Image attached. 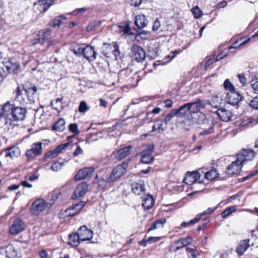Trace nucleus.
Returning <instances> with one entry per match:
<instances>
[{
    "label": "nucleus",
    "mask_w": 258,
    "mask_h": 258,
    "mask_svg": "<svg viewBox=\"0 0 258 258\" xmlns=\"http://www.w3.org/2000/svg\"><path fill=\"white\" fill-rule=\"evenodd\" d=\"M52 30L50 28H47L39 30L33 34L36 35V37L32 39L30 41L31 45H35L37 44L43 45L46 42L47 45L45 50H47L52 44H54V40H50L51 32Z\"/></svg>",
    "instance_id": "nucleus-1"
},
{
    "label": "nucleus",
    "mask_w": 258,
    "mask_h": 258,
    "mask_svg": "<svg viewBox=\"0 0 258 258\" xmlns=\"http://www.w3.org/2000/svg\"><path fill=\"white\" fill-rule=\"evenodd\" d=\"M5 105H8L9 109L6 110V115L10 116V119L13 121H20L23 120L25 117L26 113L27 112L26 108L15 106L14 105L11 104L9 102L5 103Z\"/></svg>",
    "instance_id": "nucleus-2"
},
{
    "label": "nucleus",
    "mask_w": 258,
    "mask_h": 258,
    "mask_svg": "<svg viewBox=\"0 0 258 258\" xmlns=\"http://www.w3.org/2000/svg\"><path fill=\"white\" fill-rule=\"evenodd\" d=\"M141 159L142 163L149 164L154 160L152 155L154 151V145L152 144L143 145L141 147Z\"/></svg>",
    "instance_id": "nucleus-3"
},
{
    "label": "nucleus",
    "mask_w": 258,
    "mask_h": 258,
    "mask_svg": "<svg viewBox=\"0 0 258 258\" xmlns=\"http://www.w3.org/2000/svg\"><path fill=\"white\" fill-rule=\"evenodd\" d=\"M128 164L125 162L116 166L113 169L109 178L107 179L108 181L113 182L116 179L119 178L125 173Z\"/></svg>",
    "instance_id": "nucleus-4"
},
{
    "label": "nucleus",
    "mask_w": 258,
    "mask_h": 258,
    "mask_svg": "<svg viewBox=\"0 0 258 258\" xmlns=\"http://www.w3.org/2000/svg\"><path fill=\"white\" fill-rule=\"evenodd\" d=\"M2 64L3 65L6 69V71H5L4 68L3 67H2L4 72H7L9 74H16L20 68L19 63L14 58H11L8 60L5 59L2 62Z\"/></svg>",
    "instance_id": "nucleus-5"
},
{
    "label": "nucleus",
    "mask_w": 258,
    "mask_h": 258,
    "mask_svg": "<svg viewBox=\"0 0 258 258\" xmlns=\"http://www.w3.org/2000/svg\"><path fill=\"white\" fill-rule=\"evenodd\" d=\"M42 143L40 142L33 143L31 148L28 149L25 153V156L28 160H33L36 156L41 154L42 152Z\"/></svg>",
    "instance_id": "nucleus-6"
},
{
    "label": "nucleus",
    "mask_w": 258,
    "mask_h": 258,
    "mask_svg": "<svg viewBox=\"0 0 258 258\" xmlns=\"http://www.w3.org/2000/svg\"><path fill=\"white\" fill-rule=\"evenodd\" d=\"M130 55L133 59L138 62H141L146 58L145 51L142 47L137 44H134L132 46Z\"/></svg>",
    "instance_id": "nucleus-7"
},
{
    "label": "nucleus",
    "mask_w": 258,
    "mask_h": 258,
    "mask_svg": "<svg viewBox=\"0 0 258 258\" xmlns=\"http://www.w3.org/2000/svg\"><path fill=\"white\" fill-rule=\"evenodd\" d=\"M25 223L20 218H16L9 228V233L13 235H17L25 229Z\"/></svg>",
    "instance_id": "nucleus-8"
},
{
    "label": "nucleus",
    "mask_w": 258,
    "mask_h": 258,
    "mask_svg": "<svg viewBox=\"0 0 258 258\" xmlns=\"http://www.w3.org/2000/svg\"><path fill=\"white\" fill-rule=\"evenodd\" d=\"M55 3L54 1L47 3L44 0H38L34 4V10L36 13L41 14L46 12Z\"/></svg>",
    "instance_id": "nucleus-9"
},
{
    "label": "nucleus",
    "mask_w": 258,
    "mask_h": 258,
    "mask_svg": "<svg viewBox=\"0 0 258 258\" xmlns=\"http://www.w3.org/2000/svg\"><path fill=\"white\" fill-rule=\"evenodd\" d=\"M47 206V203L44 200L39 199L35 200L32 204L31 212L35 216L39 215Z\"/></svg>",
    "instance_id": "nucleus-10"
},
{
    "label": "nucleus",
    "mask_w": 258,
    "mask_h": 258,
    "mask_svg": "<svg viewBox=\"0 0 258 258\" xmlns=\"http://www.w3.org/2000/svg\"><path fill=\"white\" fill-rule=\"evenodd\" d=\"M93 167H85L80 169L75 175L74 179L76 181L81 180L91 177L95 171Z\"/></svg>",
    "instance_id": "nucleus-11"
},
{
    "label": "nucleus",
    "mask_w": 258,
    "mask_h": 258,
    "mask_svg": "<svg viewBox=\"0 0 258 258\" xmlns=\"http://www.w3.org/2000/svg\"><path fill=\"white\" fill-rule=\"evenodd\" d=\"M255 155V153L252 150L244 149L237 154V158L238 161H240V163L243 164L245 161L252 160L254 158Z\"/></svg>",
    "instance_id": "nucleus-12"
},
{
    "label": "nucleus",
    "mask_w": 258,
    "mask_h": 258,
    "mask_svg": "<svg viewBox=\"0 0 258 258\" xmlns=\"http://www.w3.org/2000/svg\"><path fill=\"white\" fill-rule=\"evenodd\" d=\"M84 206L85 203L82 201L73 204L65 210L64 215L66 217H73L79 214Z\"/></svg>",
    "instance_id": "nucleus-13"
},
{
    "label": "nucleus",
    "mask_w": 258,
    "mask_h": 258,
    "mask_svg": "<svg viewBox=\"0 0 258 258\" xmlns=\"http://www.w3.org/2000/svg\"><path fill=\"white\" fill-rule=\"evenodd\" d=\"M242 99V96L235 91L226 93L225 100L228 104H231L233 106L237 105Z\"/></svg>",
    "instance_id": "nucleus-14"
},
{
    "label": "nucleus",
    "mask_w": 258,
    "mask_h": 258,
    "mask_svg": "<svg viewBox=\"0 0 258 258\" xmlns=\"http://www.w3.org/2000/svg\"><path fill=\"white\" fill-rule=\"evenodd\" d=\"M78 232L82 241H89L93 237V231L88 228L86 225L81 226L78 230Z\"/></svg>",
    "instance_id": "nucleus-15"
},
{
    "label": "nucleus",
    "mask_w": 258,
    "mask_h": 258,
    "mask_svg": "<svg viewBox=\"0 0 258 258\" xmlns=\"http://www.w3.org/2000/svg\"><path fill=\"white\" fill-rule=\"evenodd\" d=\"M88 185L86 182H83L79 184L75 189L72 198L76 199L83 197L88 191Z\"/></svg>",
    "instance_id": "nucleus-16"
},
{
    "label": "nucleus",
    "mask_w": 258,
    "mask_h": 258,
    "mask_svg": "<svg viewBox=\"0 0 258 258\" xmlns=\"http://www.w3.org/2000/svg\"><path fill=\"white\" fill-rule=\"evenodd\" d=\"M242 167V164L238 161L237 159L236 161L232 162L226 168L225 172L229 175L236 174L240 172Z\"/></svg>",
    "instance_id": "nucleus-17"
},
{
    "label": "nucleus",
    "mask_w": 258,
    "mask_h": 258,
    "mask_svg": "<svg viewBox=\"0 0 258 258\" xmlns=\"http://www.w3.org/2000/svg\"><path fill=\"white\" fill-rule=\"evenodd\" d=\"M69 145V143H66L57 146L54 150L46 152L43 157L44 159L50 158L53 159L56 157L62 150L67 148Z\"/></svg>",
    "instance_id": "nucleus-18"
},
{
    "label": "nucleus",
    "mask_w": 258,
    "mask_h": 258,
    "mask_svg": "<svg viewBox=\"0 0 258 258\" xmlns=\"http://www.w3.org/2000/svg\"><path fill=\"white\" fill-rule=\"evenodd\" d=\"M200 174L198 171L187 172L183 179V182L188 185H191L197 182L200 179Z\"/></svg>",
    "instance_id": "nucleus-19"
},
{
    "label": "nucleus",
    "mask_w": 258,
    "mask_h": 258,
    "mask_svg": "<svg viewBox=\"0 0 258 258\" xmlns=\"http://www.w3.org/2000/svg\"><path fill=\"white\" fill-rule=\"evenodd\" d=\"M5 153V157L13 159L17 158L20 155L21 151L17 145L12 146L4 150Z\"/></svg>",
    "instance_id": "nucleus-20"
},
{
    "label": "nucleus",
    "mask_w": 258,
    "mask_h": 258,
    "mask_svg": "<svg viewBox=\"0 0 258 258\" xmlns=\"http://www.w3.org/2000/svg\"><path fill=\"white\" fill-rule=\"evenodd\" d=\"M177 112V116L179 117H187L189 118L191 116L189 107L187 103L181 106L178 109H174Z\"/></svg>",
    "instance_id": "nucleus-21"
},
{
    "label": "nucleus",
    "mask_w": 258,
    "mask_h": 258,
    "mask_svg": "<svg viewBox=\"0 0 258 258\" xmlns=\"http://www.w3.org/2000/svg\"><path fill=\"white\" fill-rule=\"evenodd\" d=\"M216 113L220 119L223 121L226 122L229 121L232 116L231 112L224 108H218Z\"/></svg>",
    "instance_id": "nucleus-22"
},
{
    "label": "nucleus",
    "mask_w": 258,
    "mask_h": 258,
    "mask_svg": "<svg viewBox=\"0 0 258 258\" xmlns=\"http://www.w3.org/2000/svg\"><path fill=\"white\" fill-rule=\"evenodd\" d=\"M15 99L19 101L25 102L27 95L25 92V86H18L15 91Z\"/></svg>",
    "instance_id": "nucleus-23"
},
{
    "label": "nucleus",
    "mask_w": 258,
    "mask_h": 258,
    "mask_svg": "<svg viewBox=\"0 0 258 258\" xmlns=\"http://www.w3.org/2000/svg\"><path fill=\"white\" fill-rule=\"evenodd\" d=\"M81 240L80 238L78 232H72L69 235L68 243L73 247L78 246L81 242Z\"/></svg>",
    "instance_id": "nucleus-24"
},
{
    "label": "nucleus",
    "mask_w": 258,
    "mask_h": 258,
    "mask_svg": "<svg viewBox=\"0 0 258 258\" xmlns=\"http://www.w3.org/2000/svg\"><path fill=\"white\" fill-rule=\"evenodd\" d=\"M105 47L108 49L112 50L111 54L114 55L115 60H117L121 59V52L119 51V46L116 42H113L112 45L105 44Z\"/></svg>",
    "instance_id": "nucleus-25"
},
{
    "label": "nucleus",
    "mask_w": 258,
    "mask_h": 258,
    "mask_svg": "<svg viewBox=\"0 0 258 258\" xmlns=\"http://www.w3.org/2000/svg\"><path fill=\"white\" fill-rule=\"evenodd\" d=\"M37 88L35 85H31L30 87H25V92L27 95V99L30 101H34L36 96Z\"/></svg>",
    "instance_id": "nucleus-26"
},
{
    "label": "nucleus",
    "mask_w": 258,
    "mask_h": 258,
    "mask_svg": "<svg viewBox=\"0 0 258 258\" xmlns=\"http://www.w3.org/2000/svg\"><path fill=\"white\" fill-rule=\"evenodd\" d=\"M249 239H246L241 240L237 248L236 252L239 255H242L244 252L248 249L249 247Z\"/></svg>",
    "instance_id": "nucleus-27"
},
{
    "label": "nucleus",
    "mask_w": 258,
    "mask_h": 258,
    "mask_svg": "<svg viewBox=\"0 0 258 258\" xmlns=\"http://www.w3.org/2000/svg\"><path fill=\"white\" fill-rule=\"evenodd\" d=\"M84 57L86 58L89 61L95 59L96 52L92 46L87 45L84 47V50L83 53Z\"/></svg>",
    "instance_id": "nucleus-28"
},
{
    "label": "nucleus",
    "mask_w": 258,
    "mask_h": 258,
    "mask_svg": "<svg viewBox=\"0 0 258 258\" xmlns=\"http://www.w3.org/2000/svg\"><path fill=\"white\" fill-rule=\"evenodd\" d=\"M142 198L143 199L142 206L145 209L149 210L153 207L154 201L152 196L147 195Z\"/></svg>",
    "instance_id": "nucleus-29"
},
{
    "label": "nucleus",
    "mask_w": 258,
    "mask_h": 258,
    "mask_svg": "<svg viewBox=\"0 0 258 258\" xmlns=\"http://www.w3.org/2000/svg\"><path fill=\"white\" fill-rule=\"evenodd\" d=\"M135 24L139 29H142L147 26L148 20L144 15H139L136 16Z\"/></svg>",
    "instance_id": "nucleus-30"
},
{
    "label": "nucleus",
    "mask_w": 258,
    "mask_h": 258,
    "mask_svg": "<svg viewBox=\"0 0 258 258\" xmlns=\"http://www.w3.org/2000/svg\"><path fill=\"white\" fill-rule=\"evenodd\" d=\"M132 149V146H128L120 149L117 152L116 158L119 160H121L129 155L131 153V150Z\"/></svg>",
    "instance_id": "nucleus-31"
},
{
    "label": "nucleus",
    "mask_w": 258,
    "mask_h": 258,
    "mask_svg": "<svg viewBox=\"0 0 258 258\" xmlns=\"http://www.w3.org/2000/svg\"><path fill=\"white\" fill-rule=\"evenodd\" d=\"M222 95L221 93L213 95L210 104L212 107L218 108L222 102Z\"/></svg>",
    "instance_id": "nucleus-32"
},
{
    "label": "nucleus",
    "mask_w": 258,
    "mask_h": 258,
    "mask_svg": "<svg viewBox=\"0 0 258 258\" xmlns=\"http://www.w3.org/2000/svg\"><path fill=\"white\" fill-rule=\"evenodd\" d=\"M66 19V17L64 15H61L56 16L49 22L48 25L52 28L59 27L62 24V21Z\"/></svg>",
    "instance_id": "nucleus-33"
},
{
    "label": "nucleus",
    "mask_w": 258,
    "mask_h": 258,
    "mask_svg": "<svg viewBox=\"0 0 258 258\" xmlns=\"http://www.w3.org/2000/svg\"><path fill=\"white\" fill-rule=\"evenodd\" d=\"M65 121L62 118H59L52 125V130L56 132H61L64 129Z\"/></svg>",
    "instance_id": "nucleus-34"
},
{
    "label": "nucleus",
    "mask_w": 258,
    "mask_h": 258,
    "mask_svg": "<svg viewBox=\"0 0 258 258\" xmlns=\"http://www.w3.org/2000/svg\"><path fill=\"white\" fill-rule=\"evenodd\" d=\"M132 190L137 195H141L145 192V185L141 183L132 184Z\"/></svg>",
    "instance_id": "nucleus-35"
},
{
    "label": "nucleus",
    "mask_w": 258,
    "mask_h": 258,
    "mask_svg": "<svg viewBox=\"0 0 258 258\" xmlns=\"http://www.w3.org/2000/svg\"><path fill=\"white\" fill-rule=\"evenodd\" d=\"M131 73V70L128 69L120 71L118 74L119 81L120 82L128 81L130 78V75Z\"/></svg>",
    "instance_id": "nucleus-36"
},
{
    "label": "nucleus",
    "mask_w": 258,
    "mask_h": 258,
    "mask_svg": "<svg viewBox=\"0 0 258 258\" xmlns=\"http://www.w3.org/2000/svg\"><path fill=\"white\" fill-rule=\"evenodd\" d=\"M166 222V220L164 218H161L155 220L150 226V228L148 230V232L158 228H163Z\"/></svg>",
    "instance_id": "nucleus-37"
},
{
    "label": "nucleus",
    "mask_w": 258,
    "mask_h": 258,
    "mask_svg": "<svg viewBox=\"0 0 258 258\" xmlns=\"http://www.w3.org/2000/svg\"><path fill=\"white\" fill-rule=\"evenodd\" d=\"M69 131L74 134V135L68 136L67 137V140L68 141V143H69V144L72 142L71 139L73 138L75 136L78 135L80 133L78 125L76 123H71L69 126Z\"/></svg>",
    "instance_id": "nucleus-38"
},
{
    "label": "nucleus",
    "mask_w": 258,
    "mask_h": 258,
    "mask_svg": "<svg viewBox=\"0 0 258 258\" xmlns=\"http://www.w3.org/2000/svg\"><path fill=\"white\" fill-rule=\"evenodd\" d=\"M71 50L75 54L81 56L83 53L84 47L81 44L75 43L72 45Z\"/></svg>",
    "instance_id": "nucleus-39"
},
{
    "label": "nucleus",
    "mask_w": 258,
    "mask_h": 258,
    "mask_svg": "<svg viewBox=\"0 0 258 258\" xmlns=\"http://www.w3.org/2000/svg\"><path fill=\"white\" fill-rule=\"evenodd\" d=\"M5 249L7 258H14L17 256V251L13 245H9L6 246Z\"/></svg>",
    "instance_id": "nucleus-40"
},
{
    "label": "nucleus",
    "mask_w": 258,
    "mask_h": 258,
    "mask_svg": "<svg viewBox=\"0 0 258 258\" xmlns=\"http://www.w3.org/2000/svg\"><path fill=\"white\" fill-rule=\"evenodd\" d=\"M218 176V173L216 169H212L205 173V177L206 179L212 180L217 178Z\"/></svg>",
    "instance_id": "nucleus-41"
},
{
    "label": "nucleus",
    "mask_w": 258,
    "mask_h": 258,
    "mask_svg": "<svg viewBox=\"0 0 258 258\" xmlns=\"http://www.w3.org/2000/svg\"><path fill=\"white\" fill-rule=\"evenodd\" d=\"M192 241V238L190 236L182 238L175 241V243L182 244V246H185L190 244Z\"/></svg>",
    "instance_id": "nucleus-42"
},
{
    "label": "nucleus",
    "mask_w": 258,
    "mask_h": 258,
    "mask_svg": "<svg viewBox=\"0 0 258 258\" xmlns=\"http://www.w3.org/2000/svg\"><path fill=\"white\" fill-rule=\"evenodd\" d=\"M220 203L216 206L214 208H209L206 210L204 211L203 212L199 213L197 215V216H199V221L201 220L202 216L208 215H211L213 213H214L215 210L218 208V206L220 205Z\"/></svg>",
    "instance_id": "nucleus-43"
},
{
    "label": "nucleus",
    "mask_w": 258,
    "mask_h": 258,
    "mask_svg": "<svg viewBox=\"0 0 258 258\" xmlns=\"http://www.w3.org/2000/svg\"><path fill=\"white\" fill-rule=\"evenodd\" d=\"M236 209L235 206H230L226 208L221 213L222 218H225L229 216L231 214L234 212Z\"/></svg>",
    "instance_id": "nucleus-44"
},
{
    "label": "nucleus",
    "mask_w": 258,
    "mask_h": 258,
    "mask_svg": "<svg viewBox=\"0 0 258 258\" xmlns=\"http://www.w3.org/2000/svg\"><path fill=\"white\" fill-rule=\"evenodd\" d=\"M199 216H196L194 219H193L191 220H190L188 222L185 221L182 222L180 224V226L178 228L180 229L181 228L186 227L187 226H190L197 223L199 221Z\"/></svg>",
    "instance_id": "nucleus-45"
},
{
    "label": "nucleus",
    "mask_w": 258,
    "mask_h": 258,
    "mask_svg": "<svg viewBox=\"0 0 258 258\" xmlns=\"http://www.w3.org/2000/svg\"><path fill=\"white\" fill-rule=\"evenodd\" d=\"M186 251L189 258H198L199 255V252L196 249L187 247Z\"/></svg>",
    "instance_id": "nucleus-46"
},
{
    "label": "nucleus",
    "mask_w": 258,
    "mask_h": 258,
    "mask_svg": "<svg viewBox=\"0 0 258 258\" xmlns=\"http://www.w3.org/2000/svg\"><path fill=\"white\" fill-rule=\"evenodd\" d=\"M177 116V112L175 110V109H172L169 113H168L166 116L163 120L167 124L171 120V119L174 116Z\"/></svg>",
    "instance_id": "nucleus-47"
},
{
    "label": "nucleus",
    "mask_w": 258,
    "mask_h": 258,
    "mask_svg": "<svg viewBox=\"0 0 258 258\" xmlns=\"http://www.w3.org/2000/svg\"><path fill=\"white\" fill-rule=\"evenodd\" d=\"M224 87L225 89L229 92H232L235 91L234 86L232 84L228 79H226L224 84Z\"/></svg>",
    "instance_id": "nucleus-48"
},
{
    "label": "nucleus",
    "mask_w": 258,
    "mask_h": 258,
    "mask_svg": "<svg viewBox=\"0 0 258 258\" xmlns=\"http://www.w3.org/2000/svg\"><path fill=\"white\" fill-rule=\"evenodd\" d=\"M63 165L64 162H55L52 164L51 169L54 171H58L61 169Z\"/></svg>",
    "instance_id": "nucleus-49"
},
{
    "label": "nucleus",
    "mask_w": 258,
    "mask_h": 258,
    "mask_svg": "<svg viewBox=\"0 0 258 258\" xmlns=\"http://www.w3.org/2000/svg\"><path fill=\"white\" fill-rule=\"evenodd\" d=\"M250 39H251L250 38H248L247 39H246L245 40L242 41L239 45L237 44V42H235L231 46H229L228 47V50H230V49H232V48H239V47H240L245 45L247 43H248L250 40Z\"/></svg>",
    "instance_id": "nucleus-50"
},
{
    "label": "nucleus",
    "mask_w": 258,
    "mask_h": 258,
    "mask_svg": "<svg viewBox=\"0 0 258 258\" xmlns=\"http://www.w3.org/2000/svg\"><path fill=\"white\" fill-rule=\"evenodd\" d=\"M191 11L196 18H199L202 16V12L198 6L194 7Z\"/></svg>",
    "instance_id": "nucleus-51"
},
{
    "label": "nucleus",
    "mask_w": 258,
    "mask_h": 258,
    "mask_svg": "<svg viewBox=\"0 0 258 258\" xmlns=\"http://www.w3.org/2000/svg\"><path fill=\"white\" fill-rule=\"evenodd\" d=\"M78 110L81 113L85 112L88 110L87 104L84 101H81Z\"/></svg>",
    "instance_id": "nucleus-52"
},
{
    "label": "nucleus",
    "mask_w": 258,
    "mask_h": 258,
    "mask_svg": "<svg viewBox=\"0 0 258 258\" xmlns=\"http://www.w3.org/2000/svg\"><path fill=\"white\" fill-rule=\"evenodd\" d=\"M187 104L189 107L191 114L199 111V110L197 106V104L195 102L187 103Z\"/></svg>",
    "instance_id": "nucleus-53"
},
{
    "label": "nucleus",
    "mask_w": 258,
    "mask_h": 258,
    "mask_svg": "<svg viewBox=\"0 0 258 258\" xmlns=\"http://www.w3.org/2000/svg\"><path fill=\"white\" fill-rule=\"evenodd\" d=\"M249 105L254 109H258V97H254L250 101Z\"/></svg>",
    "instance_id": "nucleus-54"
},
{
    "label": "nucleus",
    "mask_w": 258,
    "mask_h": 258,
    "mask_svg": "<svg viewBox=\"0 0 258 258\" xmlns=\"http://www.w3.org/2000/svg\"><path fill=\"white\" fill-rule=\"evenodd\" d=\"M228 50H223L222 52H221L220 53H219L216 56V58L215 59V61H218L224 58L225 56H226L228 55Z\"/></svg>",
    "instance_id": "nucleus-55"
},
{
    "label": "nucleus",
    "mask_w": 258,
    "mask_h": 258,
    "mask_svg": "<svg viewBox=\"0 0 258 258\" xmlns=\"http://www.w3.org/2000/svg\"><path fill=\"white\" fill-rule=\"evenodd\" d=\"M254 122H255V119L252 117H249L243 120L241 124L242 126H245L253 124Z\"/></svg>",
    "instance_id": "nucleus-56"
},
{
    "label": "nucleus",
    "mask_w": 258,
    "mask_h": 258,
    "mask_svg": "<svg viewBox=\"0 0 258 258\" xmlns=\"http://www.w3.org/2000/svg\"><path fill=\"white\" fill-rule=\"evenodd\" d=\"M107 43H104V45L102 48V53L106 57H110V54L112 53V50H110L105 47V45Z\"/></svg>",
    "instance_id": "nucleus-57"
},
{
    "label": "nucleus",
    "mask_w": 258,
    "mask_h": 258,
    "mask_svg": "<svg viewBox=\"0 0 258 258\" xmlns=\"http://www.w3.org/2000/svg\"><path fill=\"white\" fill-rule=\"evenodd\" d=\"M9 105H0V119L3 116L4 114H6V110H8L9 109Z\"/></svg>",
    "instance_id": "nucleus-58"
},
{
    "label": "nucleus",
    "mask_w": 258,
    "mask_h": 258,
    "mask_svg": "<svg viewBox=\"0 0 258 258\" xmlns=\"http://www.w3.org/2000/svg\"><path fill=\"white\" fill-rule=\"evenodd\" d=\"M61 193L59 189H55L53 191L51 196V199L53 201L56 200L61 195Z\"/></svg>",
    "instance_id": "nucleus-59"
},
{
    "label": "nucleus",
    "mask_w": 258,
    "mask_h": 258,
    "mask_svg": "<svg viewBox=\"0 0 258 258\" xmlns=\"http://www.w3.org/2000/svg\"><path fill=\"white\" fill-rule=\"evenodd\" d=\"M237 77L239 82L243 85H245L247 82V79L243 74H238Z\"/></svg>",
    "instance_id": "nucleus-60"
},
{
    "label": "nucleus",
    "mask_w": 258,
    "mask_h": 258,
    "mask_svg": "<svg viewBox=\"0 0 258 258\" xmlns=\"http://www.w3.org/2000/svg\"><path fill=\"white\" fill-rule=\"evenodd\" d=\"M195 102L199 110L201 109L204 108L206 106V103L204 101L200 99H198L197 101H195Z\"/></svg>",
    "instance_id": "nucleus-61"
},
{
    "label": "nucleus",
    "mask_w": 258,
    "mask_h": 258,
    "mask_svg": "<svg viewBox=\"0 0 258 258\" xmlns=\"http://www.w3.org/2000/svg\"><path fill=\"white\" fill-rule=\"evenodd\" d=\"M163 120H158L155 122V125L157 127V130L159 131H163L164 128L163 127Z\"/></svg>",
    "instance_id": "nucleus-62"
},
{
    "label": "nucleus",
    "mask_w": 258,
    "mask_h": 258,
    "mask_svg": "<svg viewBox=\"0 0 258 258\" xmlns=\"http://www.w3.org/2000/svg\"><path fill=\"white\" fill-rule=\"evenodd\" d=\"M106 184L107 181L104 179L101 178L98 180V186L101 187V188H104Z\"/></svg>",
    "instance_id": "nucleus-63"
},
{
    "label": "nucleus",
    "mask_w": 258,
    "mask_h": 258,
    "mask_svg": "<svg viewBox=\"0 0 258 258\" xmlns=\"http://www.w3.org/2000/svg\"><path fill=\"white\" fill-rule=\"evenodd\" d=\"M87 10V9L85 8L77 9L73 12V13L74 15H78L79 14H83L86 12Z\"/></svg>",
    "instance_id": "nucleus-64"
}]
</instances>
